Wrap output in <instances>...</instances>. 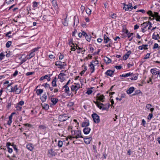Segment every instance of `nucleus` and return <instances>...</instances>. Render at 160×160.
Here are the masks:
<instances>
[{
	"mask_svg": "<svg viewBox=\"0 0 160 160\" xmlns=\"http://www.w3.org/2000/svg\"><path fill=\"white\" fill-rule=\"evenodd\" d=\"M35 56V54L34 52H32V51H31L30 53L27 55V59H31L33 57Z\"/></svg>",
	"mask_w": 160,
	"mask_h": 160,
	"instance_id": "nucleus-21",
	"label": "nucleus"
},
{
	"mask_svg": "<svg viewBox=\"0 0 160 160\" xmlns=\"http://www.w3.org/2000/svg\"><path fill=\"white\" fill-rule=\"evenodd\" d=\"M11 146L12 147L14 150L15 151L17 152H18V149L17 148L16 145H14L13 143H12Z\"/></svg>",
	"mask_w": 160,
	"mask_h": 160,
	"instance_id": "nucleus-44",
	"label": "nucleus"
},
{
	"mask_svg": "<svg viewBox=\"0 0 160 160\" xmlns=\"http://www.w3.org/2000/svg\"><path fill=\"white\" fill-rule=\"evenodd\" d=\"M91 36L90 35H88L86 37V40L88 42H90L91 38Z\"/></svg>",
	"mask_w": 160,
	"mask_h": 160,
	"instance_id": "nucleus-45",
	"label": "nucleus"
},
{
	"mask_svg": "<svg viewBox=\"0 0 160 160\" xmlns=\"http://www.w3.org/2000/svg\"><path fill=\"white\" fill-rule=\"evenodd\" d=\"M124 6L123 8L125 10V11H128L129 10V8H128V6L127 5H126L124 3H123Z\"/></svg>",
	"mask_w": 160,
	"mask_h": 160,
	"instance_id": "nucleus-53",
	"label": "nucleus"
},
{
	"mask_svg": "<svg viewBox=\"0 0 160 160\" xmlns=\"http://www.w3.org/2000/svg\"><path fill=\"white\" fill-rule=\"evenodd\" d=\"M43 90L42 89H38L36 91V93L37 95H39L41 94L43 92Z\"/></svg>",
	"mask_w": 160,
	"mask_h": 160,
	"instance_id": "nucleus-36",
	"label": "nucleus"
},
{
	"mask_svg": "<svg viewBox=\"0 0 160 160\" xmlns=\"http://www.w3.org/2000/svg\"><path fill=\"white\" fill-rule=\"evenodd\" d=\"M50 100L52 103L53 105H54L58 102V98H51Z\"/></svg>",
	"mask_w": 160,
	"mask_h": 160,
	"instance_id": "nucleus-22",
	"label": "nucleus"
},
{
	"mask_svg": "<svg viewBox=\"0 0 160 160\" xmlns=\"http://www.w3.org/2000/svg\"><path fill=\"white\" fill-rule=\"evenodd\" d=\"M5 53H6L5 56H6V57L7 58H9L12 56V52H10V51H8V52H5Z\"/></svg>",
	"mask_w": 160,
	"mask_h": 160,
	"instance_id": "nucleus-34",
	"label": "nucleus"
},
{
	"mask_svg": "<svg viewBox=\"0 0 160 160\" xmlns=\"http://www.w3.org/2000/svg\"><path fill=\"white\" fill-rule=\"evenodd\" d=\"M97 98H98V99L99 100L103 102H104V99H105V98L104 96L103 95H102L99 96H97Z\"/></svg>",
	"mask_w": 160,
	"mask_h": 160,
	"instance_id": "nucleus-24",
	"label": "nucleus"
},
{
	"mask_svg": "<svg viewBox=\"0 0 160 160\" xmlns=\"http://www.w3.org/2000/svg\"><path fill=\"white\" fill-rule=\"evenodd\" d=\"M13 82H11L8 85L7 87V89L10 92H13Z\"/></svg>",
	"mask_w": 160,
	"mask_h": 160,
	"instance_id": "nucleus-9",
	"label": "nucleus"
},
{
	"mask_svg": "<svg viewBox=\"0 0 160 160\" xmlns=\"http://www.w3.org/2000/svg\"><path fill=\"white\" fill-rule=\"evenodd\" d=\"M57 82V78L55 77L53 80L52 82V85L53 87H55L57 86V84H56Z\"/></svg>",
	"mask_w": 160,
	"mask_h": 160,
	"instance_id": "nucleus-26",
	"label": "nucleus"
},
{
	"mask_svg": "<svg viewBox=\"0 0 160 160\" xmlns=\"http://www.w3.org/2000/svg\"><path fill=\"white\" fill-rule=\"evenodd\" d=\"M92 118L94 122L98 123L100 121L99 117L96 113H94L92 115Z\"/></svg>",
	"mask_w": 160,
	"mask_h": 160,
	"instance_id": "nucleus-4",
	"label": "nucleus"
},
{
	"mask_svg": "<svg viewBox=\"0 0 160 160\" xmlns=\"http://www.w3.org/2000/svg\"><path fill=\"white\" fill-rule=\"evenodd\" d=\"M47 98V96L46 92H44V94L41 97H40L42 101L43 102H45L46 101Z\"/></svg>",
	"mask_w": 160,
	"mask_h": 160,
	"instance_id": "nucleus-14",
	"label": "nucleus"
},
{
	"mask_svg": "<svg viewBox=\"0 0 160 160\" xmlns=\"http://www.w3.org/2000/svg\"><path fill=\"white\" fill-rule=\"evenodd\" d=\"M135 90V88L134 87H130L127 90L126 92L127 93L130 94L132 93Z\"/></svg>",
	"mask_w": 160,
	"mask_h": 160,
	"instance_id": "nucleus-15",
	"label": "nucleus"
},
{
	"mask_svg": "<svg viewBox=\"0 0 160 160\" xmlns=\"http://www.w3.org/2000/svg\"><path fill=\"white\" fill-rule=\"evenodd\" d=\"M63 144L62 142L61 141L59 140L58 141V146L59 147H61L62 146Z\"/></svg>",
	"mask_w": 160,
	"mask_h": 160,
	"instance_id": "nucleus-48",
	"label": "nucleus"
},
{
	"mask_svg": "<svg viewBox=\"0 0 160 160\" xmlns=\"http://www.w3.org/2000/svg\"><path fill=\"white\" fill-rule=\"evenodd\" d=\"M42 108L46 110H48L49 108V105L47 104H45L42 106Z\"/></svg>",
	"mask_w": 160,
	"mask_h": 160,
	"instance_id": "nucleus-46",
	"label": "nucleus"
},
{
	"mask_svg": "<svg viewBox=\"0 0 160 160\" xmlns=\"http://www.w3.org/2000/svg\"><path fill=\"white\" fill-rule=\"evenodd\" d=\"M109 15L111 17L115 19L117 17V15L116 14L113 13L112 12H111L109 14Z\"/></svg>",
	"mask_w": 160,
	"mask_h": 160,
	"instance_id": "nucleus-35",
	"label": "nucleus"
},
{
	"mask_svg": "<svg viewBox=\"0 0 160 160\" xmlns=\"http://www.w3.org/2000/svg\"><path fill=\"white\" fill-rule=\"evenodd\" d=\"M69 41V44L71 45L72 44L73 46H74V43L73 42L72 39H71L68 40Z\"/></svg>",
	"mask_w": 160,
	"mask_h": 160,
	"instance_id": "nucleus-52",
	"label": "nucleus"
},
{
	"mask_svg": "<svg viewBox=\"0 0 160 160\" xmlns=\"http://www.w3.org/2000/svg\"><path fill=\"white\" fill-rule=\"evenodd\" d=\"M92 90L88 89L87 90V92H86V93H87L88 95H89V94H91L92 93Z\"/></svg>",
	"mask_w": 160,
	"mask_h": 160,
	"instance_id": "nucleus-58",
	"label": "nucleus"
},
{
	"mask_svg": "<svg viewBox=\"0 0 160 160\" xmlns=\"http://www.w3.org/2000/svg\"><path fill=\"white\" fill-rule=\"evenodd\" d=\"M48 154L49 157L55 156L57 154L54 151L53 149H51L48 150Z\"/></svg>",
	"mask_w": 160,
	"mask_h": 160,
	"instance_id": "nucleus-6",
	"label": "nucleus"
},
{
	"mask_svg": "<svg viewBox=\"0 0 160 160\" xmlns=\"http://www.w3.org/2000/svg\"><path fill=\"white\" fill-rule=\"evenodd\" d=\"M67 15L64 18L63 21H62V24L65 26H68V21L67 20Z\"/></svg>",
	"mask_w": 160,
	"mask_h": 160,
	"instance_id": "nucleus-25",
	"label": "nucleus"
},
{
	"mask_svg": "<svg viewBox=\"0 0 160 160\" xmlns=\"http://www.w3.org/2000/svg\"><path fill=\"white\" fill-rule=\"evenodd\" d=\"M62 62L59 61H57L55 62V64L56 66H62Z\"/></svg>",
	"mask_w": 160,
	"mask_h": 160,
	"instance_id": "nucleus-39",
	"label": "nucleus"
},
{
	"mask_svg": "<svg viewBox=\"0 0 160 160\" xmlns=\"http://www.w3.org/2000/svg\"><path fill=\"white\" fill-rule=\"evenodd\" d=\"M13 92H15V94H19L21 93V88L18 87L17 85H13Z\"/></svg>",
	"mask_w": 160,
	"mask_h": 160,
	"instance_id": "nucleus-5",
	"label": "nucleus"
},
{
	"mask_svg": "<svg viewBox=\"0 0 160 160\" xmlns=\"http://www.w3.org/2000/svg\"><path fill=\"white\" fill-rule=\"evenodd\" d=\"M155 32H154L152 36V38L155 40H158L159 38V35L157 34V35L155 34Z\"/></svg>",
	"mask_w": 160,
	"mask_h": 160,
	"instance_id": "nucleus-31",
	"label": "nucleus"
},
{
	"mask_svg": "<svg viewBox=\"0 0 160 160\" xmlns=\"http://www.w3.org/2000/svg\"><path fill=\"white\" fill-rule=\"evenodd\" d=\"M95 65H94V64H92V63L91 64H90L89 65V67H90V70L91 71V73H92L94 72V71H95L94 66Z\"/></svg>",
	"mask_w": 160,
	"mask_h": 160,
	"instance_id": "nucleus-23",
	"label": "nucleus"
},
{
	"mask_svg": "<svg viewBox=\"0 0 160 160\" xmlns=\"http://www.w3.org/2000/svg\"><path fill=\"white\" fill-rule=\"evenodd\" d=\"M128 6V8L129 9H131V10H130V11H131L133 9V7H132V4L131 3H129L128 5H127Z\"/></svg>",
	"mask_w": 160,
	"mask_h": 160,
	"instance_id": "nucleus-47",
	"label": "nucleus"
},
{
	"mask_svg": "<svg viewBox=\"0 0 160 160\" xmlns=\"http://www.w3.org/2000/svg\"><path fill=\"white\" fill-rule=\"evenodd\" d=\"M158 69L156 68H152L151 69L150 72L153 75H157V74L158 73Z\"/></svg>",
	"mask_w": 160,
	"mask_h": 160,
	"instance_id": "nucleus-17",
	"label": "nucleus"
},
{
	"mask_svg": "<svg viewBox=\"0 0 160 160\" xmlns=\"http://www.w3.org/2000/svg\"><path fill=\"white\" fill-rule=\"evenodd\" d=\"M97 107L100 109L103 110H108L109 108V104L108 103L107 107L100 106V105H98Z\"/></svg>",
	"mask_w": 160,
	"mask_h": 160,
	"instance_id": "nucleus-13",
	"label": "nucleus"
},
{
	"mask_svg": "<svg viewBox=\"0 0 160 160\" xmlns=\"http://www.w3.org/2000/svg\"><path fill=\"white\" fill-rule=\"evenodd\" d=\"M114 71V70H108L105 72V74L108 76L112 77Z\"/></svg>",
	"mask_w": 160,
	"mask_h": 160,
	"instance_id": "nucleus-8",
	"label": "nucleus"
},
{
	"mask_svg": "<svg viewBox=\"0 0 160 160\" xmlns=\"http://www.w3.org/2000/svg\"><path fill=\"white\" fill-rule=\"evenodd\" d=\"M141 25L144 28H146L148 25V21L146 22L143 23Z\"/></svg>",
	"mask_w": 160,
	"mask_h": 160,
	"instance_id": "nucleus-37",
	"label": "nucleus"
},
{
	"mask_svg": "<svg viewBox=\"0 0 160 160\" xmlns=\"http://www.w3.org/2000/svg\"><path fill=\"white\" fill-rule=\"evenodd\" d=\"M74 24L73 27L76 25L77 26L79 22V20L78 18L76 16H75L74 17Z\"/></svg>",
	"mask_w": 160,
	"mask_h": 160,
	"instance_id": "nucleus-11",
	"label": "nucleus"
},
{
	"mask_svg": "<svg viewBox=\"0 0 160 160\" xmlns=\"http://www.w3.org/2000/svg\"><path fill=\"white\" fill-rule=\"evenodd\" d=\"M12 33L11 31H9V32L5 34V36L6 37H8L9 38H11L12 36H9V34H10Z\"/></svg>",
	"mask_w": 160,
	"mask_h": 160,
	"instance_id": "nucleus-54",
	"label": "nucleus"
},
{
	"mask_svg": "<svg viewBox=\"0 0 160 160\" xmlns=\"http://www.w3.org/2000/svg\"><path fill=\"white\" fill-rule=\"evenodd\" d=\"M67 114H63L59 116L58 117V121L61 122H63L66 121L70 118Z\"/></svg>",
	"mask_w": 160,
	"mask_h": 160,
	"instance_id": "nucleus-2",
	"label": "nucleus"
},
{
	"mask_svg": "<svg viewBox=\"0 0 160 160\" xmlns=\"http://www.w3.org/2000/svg\"><path fill=\"white\" fill-rule=\"evenodd\" d=\"M65 76V74L64 73H60L58 75V78L61 80H63V76Z\"/></svg>",
	"mask_w": 160,
	"mask_h": 160,
	"instance_id": "nucleus-30",
	"label": "nucleus"
},
{
	"mask_svg": "<svg viewBox=\"0 0 160 160\" xmlns=\"http://www.w3.org/2000/svg\"><path fill=\"white\" fill-rule=\"evenodd\" d=\"M6 54L4 53L1 52L0 53V60H2L5 56Z\"/></svg>",
	"mask_w": 160,
	"mask_h": 160,
	"instance_id": "nucleus-40",
	"label": "nucleus"
},
{
	"mask_svg": "<svg viewBox=\"0 0 160 160\" xmlns=\"http://www.w3.org/2000/svg\"><path fill=\"white\" fill-rule=\"evenodd\" d=\"M90 131L91 128L88 127H86L83 129V132L85 134H88Z\"/></svg>",
	"mask_w": 160,
	"mask_h": 160,
	"instance_id": "nucleus-18",
	"label": "nucleus"
},
{
	"mask_svg": "<svg viewBox=\"0 0 160 160\" xmlns=\"http://www.w3.org/2000/svg\"><path fill=\"white\" fill-rule=\"evenodd\" d=\"M132 74V73H131L130 72H129L127 73H125V74H122V75H120V77H126L128 76H129L131 75V74Z\"/></svg>",
	"mask_w": 160,
	"mask_h": 160,
	"instance_id": "nucleus-29",
	"label": "nucleus"
},
{
	"mask_svg": "<svg viewBox=\"0 0 160 160\" xmlns=\"http://www.w3.org/2000/svg\"><path fill=\"white\" fill-rule=\"evenodd\" d=\"M153 114L152 113H150L148 117V119L149 120H151L152 118Z\"/></svg>",
	"mask_w": 160,
	"mask_h": 160,
	"instance_id": "nucleus-56",
	"label": "nucleus"
},
{
	"mask_svg": "<svg viewBox=\"0 0 160 160\" xmlns=\"http://www.w3.org/2000/svg\"><path fill=\"white\" fill-rule=\"evenodd\" d=\"M15 114V112L12 113L9 117V120H12L13 116Z\"/></svg>",
	"mask_w": 160,
	"mask_h": 160,
	"instance_id": "nucleus-50",
	"label": "nucleus"
},
{
	"mask_svg": "<svg viewBox=\"0 0 160 160\" xmlns=\"http://www.w3.org/2000/svg\"><path fill=\"white\" fill-rule=\"evenodd\" d=\"M86 13L90 15L91 14V10L90 9L88 8V9H86Z\"/></svg>",
	"mask_w": 160,
	"mask_h": 160,
	"instance_id": "nucleus-51",
	"label": "nucleus"
},
{
	"mask_svg": "<svg viewBox=\"0 0 160 160\" xmlns=\"http://www.w3.org/2000/svg\"><path fill=\"white\" fill-rule=\"evenodd\" d=\"M32 4V6L33 8H34V10L36 8H37L38 6L39 5V2H33Z\"/></svg>",
	"mask_w": 160,
	"mask_h": 160,
	"instance_id": "nucleus-28",
	"label": "nucleus"
},
{
	"mask_svg": "<svg viewBox=\"0 0 160 160\" xmlns=\"http://www.w3.org/2000/svg\"><path fill=\"white\" fill-rule=\"evenodd\" d=\"M133 34H134L133 33L129 32L127 35L128 38H130L133 35Z\"/></svg>",
	"mask_w": 160,
	"mask_h": 160,
	"instance_id": "nucleus-61",
	"label": "nucleus"
},
{
	"mask_svg": "<svg viewBox=\"0 0 160 160\" xmlns=\"http://www.w3.org/2000/svg\"><path fill=\"white\" fill-rule=\"evenodd\" d=\"M80 88V85L78 83H74L71 87V90L72 91H75V94L78 91Z\"/></svg>",
	"mask_w": 160,
	"mask_h": 160,
	"instance_id": "nucleus-3",
	"label": "nucleus"
},
{
	"mask_svg": "<svg viewBox=\"0 0 160 160\" xmlns=\"http://www.w3.org/2000/svg\"><path fill=\"white\" fill-rule=\"evenodd\" d=\"M39 47H38L37 48H34L31 51H32V52H35L37 51L38 50V49L39 48Z\"/></svg>",
	"mask_w": 160,
	"mask_h": 160,
	"instance_id": "nucleus-62",
	"label": "nucleus"
},
{
	"mask_svg": "<svg viewBox=\"0 0 160 160\" xmlns=\"http://www.w3.org/2000/svg\"><path fill=\"white\" fill-rule=\"evenodd\" d=\"M103 39L104 42L105 43H107L109 41L111 42V40L105 34H104L103 35Z\"/></svg>",
	"mask_w": 160,
	"mask_h": 160,
	"instance_id": "nucleus-16",
	"label": "nucleus"
},
{
	"mask_svg": "<svg viewBox=\"0 0 160 160\" xmlns=\"http://www.w3.org/2000/svg\"><path fill=\"white\" fill-rule=\"evenodd\" d=\"M138 75L137 74H135L133 75V77L130 78L131 80H136L138 79Z\"/></svg>",
	"mask_w": 160,
	"mask_h": 160,
	"instance_id": "nucleus-38",
	"label": "nucleus"
},
{
	"mask_svg": "<svg viewBox=\"0 0 160 160\" xmlns=\"http://www.w3.org/2000/svg\"><path fill=\"white\" fill-rule=\"evenodd\" d=\"M12 42L11 41H8L6 43V46L7 48H9L11 44H12Z\"/></svg>",
	"mask_w": 160,
	"mask_h": 160,
	"instance_id": "nucleus-42",
	"label": "nucleus"
},
{
	"mask_svg": "<svg viewBox=\"0 0 160 160\" xmlns=\"http://www.w3.org/2000/svg\"><path fill=\"white\" fill-rule=\"evenodd\" d=\"M92 137L84 138V141L85 143L87 144H89L91 141L92 140Z\"/></svg>",
	"mask_w": 160,
	"mask_h": 160,
	"instance_id": "nucleus-12",
	"label": "nucleus"
},
{
	"mask_svg": "<svg viewBox=\"0 0 160 160\" xmlns=\"http://www.w3.org/2000/svg\"><path fill=\"white\" fill-rule=\"evenodd\" d=\"M140 93H142V92L140 90H136L135 91L134 93L132 94V96H134Z\"/></svg>",
	"mask_w": 160,
	"mask_h": 160,
	"instance_id": "nucleus-41",
	"label": "nucleus"
},
{
	"mask_svg": "<svg viewBox=\"0 0 160 160\" xmlns=\"http://www.w3.org/2000/svg\"><path fill=\"white\" fill-rule=\"evenodd\" d=\"M16 108H17V109L19 111H21L22 110V107L20 105L18 104H17L16 105Z\"/></svg>",
	"mask_w": 160,
	"mask_h": 160,
	"instance_id": "nucleus-43",
	"label": "nucleus"
},
{
	"mask_svg": "<svg viewBox=\"0 0 160 160\" xmlns=\"http://www.w3.org/2000/svg\"><path fill=\"white\" fill-rule=\"evenodd\" d=\"M17 104H18L22 106L24 104V102L23 101H20Z\"/></svg>",
	"mask_w": 160,
	"mask_h": 160,
	"instance_id": "nucleus-64",
	"label": "nucleus"
},
{
	"mask_svg": "<svg viewBox=\"0 0 160 160\" xmlns=\"http://www.w3.org/2000/svg\"><path fill=\"white\" fill-rule=\"evenodd\" d=\"M152 106V105L150 104H148L146 105V107L148 109H149Z\"/></svg>",
	"mask_w": 160,
	"mask_h": 160,
	"instance_id": "nucleus-63",
	"label": "nucleus"
},
{
	"mask_svg": "<svg viewBox=\"0 0 160 160\" xmlns=\"http://www.w3.org/2000/svg\"><path fill=\"white\" fill-rule=\"evenodd\" d=\"M26 147L30 151H32L33 149V145L31 144H29L27 145Z\"/></svg>",
	"mask_w": 160,
	"mask_h": 160,
	"instance_id": "nucleus-27",
	"label": "nucleus"
},
{
	"mask_svg": "<svg viewBox=\"0 0 160 160\" xmlns=\"http://www.w3.org/2000/svg\"><path fill=\"white\" fill-rule=\"evenodd\" d=\"M147 14L149 15V16H151V17H153V14L152 13V11H148L147 12Z\"/></svg>",
	"mask_w": 160,
	"mask_h": 160,
	"instance_id": "nucleus-55",
	"label": "nucleus"
},
{
	"mask_svg": "<svg viewBox=\"0 0 160 160\" xmlns=\"http://www.w3.org/2000/svg\"><path fill=\"white\" fill-rule=\"evenodd\" d=\"M34 73V72H28L26 74V76H29L32 75Z\"/></svg>",
	"mask_w": 160,
	"mask_h": 160,
	"instance_id": "nucleus-57",
	"label": "nucleus"
},
{
	"mask_svg": "<svg viewBox=\"0 0 160 160\" xmlns=\"http://www.w3.org/2000/svg\"><path fill=\"white\" fill-rule=\"evenodd\" d=\"M105 62L108 64L111 63V60L107 57H106L104 59Z\"/></svg>",
	"mask_w": 160,
	"mask_h": 160,
	"instance_id": "nucleus-33",
	"label": "nucleus"
},
{
	"mask_svg": "<svg viewBox=\"0 0 160 160\" xmlns=\"http://www.w3.org/2000/svg\"><path fill=\"white\" fill-rule=\"evenodd\" d=\"M89 125V121L88 120H86L84 122H82V126L83 127H87Z\"/></svg>",
	"mask_w": 160,
	"mask_h": 160,
	"instance_id": "nucleus-10",
	"label": "nucleus"
},
{
	"mask_svg": "<svg viewBox=\"0 0 160 160\" xmlns=\"http://www.w3.org/2000/svg\"><path fill=\"white\" fill-rule=\"evenodd\" d=\"M148 25H149V26L148 28V30L150 29L152 27V23H151L150 22L148 21Z\"/></svg>",
	"mask_w": 160,
	"mask_h": 160,
	"instance_id": "nucleus-59",
	"label": "nucleus"
},
{
	"mask_svg": "<svg viewBox=\"0 0 160 160\" xmlns=\"http://www.w3.org/2000/svg\"><path fill=\"white\" fill-rule=\"evenodd\" d=\"M148 46V45L143 44L142 46H140L138 47V49L140 50H142L143 49L146 50L148 49V48L147 47Z\"/></svg>",
	"mask_w": 160,
	"mask_h": 160,
	"instance_id": "nucleus-20",
	"label": "nucleus"
},
{
	"mask_svg": "<svg viewBox=\"0 0 160 160\" xmlns=\"http://www.w3.org/2000/svg\"><path fill=\"white\" fill-rule=\"evenodd\" d=\"M62 88H64V92L65 93L68 94L69 96H70L71 95V93L70 91L69 87L66 85H64L62 87Z\"/></svg>",
	"mask_w": 160,
	"mask_h": 160,
	"instance_id": "nucleus-7",
	"label": "nucleus"
},
{
	"mask_svg": "<svg viewBox=\"0 0 160 160\" xmlns=\"http://www.w3.org/2000/svg\"><path fill=\"white\" fill-rule=\"evenodd\" d=\"M11 145V143L10 142H8L6 144V146L8 149V151L9 153H12V149L9 147V146Z\"/></svg>",
	"mask_w": 160,
	"mask_h": 160,
	"instance_id": "nucleus-19",
	"label": "nucleus"
},
{
	"mask_svg": "<svg viewBox=\"0 0 160 160\" xmlns=\"http://www.w3.org/2000/svg\"><path fill=\"white\" fill-rule=\"evenodd\" d=\"M153 16L152 17L153 18V19H154V17H155L156 18L158 16H159V15H158V13L157 12H154V14H153Z\"/></svg>",
	"mask_w": 160,
	"mask_h": 160,
	"instance_id": "nucleus-49",
	"label": "nucleus"
},
{
	"mask_svg": "<svg viewBox=\"0 0 160 160\" xmlns=\"http://www.w3.org/2000/svg\"><path fill=\"white\" fill-rule=\"evenodd\" d=\"M72 135L73 136V138H83L81 135V131L80 130H72L71 131Z\"/></svg>",
	"mask_w": 160,
	"mask_h": 160,
	"instance_id": "nucleus-1",
	"label": "nucleus"
},
{
	"mask_svg": "<svg viewBox=\"0 0 160 160\" xmlns=\"http://www.w3.org/2000/svg\"><path fill=\"white\" fill-rule=\"evenodd\" d=\"M129 57V56H128V55L126 54H125L123 57V59L124 60H126Z\"/></svg>",
	"mask_w": 160,
	"mask_h": 160,
	"instance_id": "nucleus-60",
	"label": "nucleus"
},
{
	"mask_svg": "<svg viewBox=\"0 0 160 160\" xmlns=\"http://www.w3.org/2000/svg\"><path fill=\"white\" fill-rule=\"evenodd\" d=\"M42 86L44 87L45 88L46 90H47L49 88H50V85L47 83H46L43 84Z\"/></svg>",
	"mask_w": 160,
	"mask_h": 160,
	"instance_id": "nucleus-32",
	"label": "nucleus"
}]
</instances>
